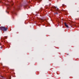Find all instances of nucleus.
Listing matches in <instances>:
<instances>
[{"label": "nucleus", "instance_id": "obj_1", "mask_svg": "<svg viewBox=\"0 0 79 79\" xmlns=\"http://www.w3.org/2000/svg\"><path fill=\"white\" fill-rule=\"evenodd\" d=\"M7 29H8V27L6 28L5 27H0V30H1V31H5V32L7 31Z\"/></svg>", "mask_w": 79, "mask_h": 79}, {"label": "nucleus", "instance_id": "obj_2", "mask_svg": "<svg viewBox=\"0 0 79 79\" xmlns=\"http://www.w3.org/2000/svg\"><path fill=\"white\" fill-rule=\"evenodd\" d=\"M64 25L65 27H67V28H69V26L68 25V24L66 23H64Z\"/></svg>", "mask_w": 79, "mask_h": 79}, {"label": "nucleus", "instance_id": "obj_3", "mask_svg": "<svg viewBox=\"0 0 79 79\" xmlns=\"http://www.w3.org/2000/svg\"><path fill=\"white\" fill-rule=\"evenodd\" d=\"M27 6H28V5L26 4H24L23 5V6L24 7V8H26Z\"/></svg>", "mask_w": 79, "mask_h": 79}, {"label": "nucleus", "instance_id": "obj_4", "mask_svg": "<svg viewBox=\"0 0 79 79\" xmlns=\"http://www.w3.org/2000/svg\"><path fill=\"white\" fill-rule=\"evenodd\" d=\"M54 9H55V10H59V9H58V8L56 7H54Z\"/></svg>", "mask_w": 79, "mask_h": 79}, {"label": "nucleus", "instance_id": "obj_5", "mask_svg": "<svg viewBox=\"0 0 79 79\" xmlns=\"http://www.w3.org/2000/svg\"><path fill=\"white\" fill-rule=\"evenodd\" d=\"M10 6L9 5H8L7 6V10H9V9H10Z\"/></svg>", "mask_w": 79, "mask_h": 79}, {"label": "nucleus", "instance_id": "obj_6", "mask_svg": "<svg viewBox=\"0 0 79 79\" xmlns=\"http://www.w3.org/2000/svg\"><path fill=\"white\" fill-rule=\"evenodd\" d=\"M1 79H6V78H5V77H3L2 76H1Z\"/></svg>", "mask_w": 79, "mask_h": 79}, {"label": "nucleus", "instance_id": "obj_7", "mask_svg": "<svg viewBox=\"0 0 79 79\" xmlns=\"http://www.w3.org/2000/svg\"><path fill=\"white\" fill-rule=\"evenodd\" d=\"M18 10H20V6H19L18 7Z\"/></svg>", "mask_w": 79, "mask_h": 79}, {"label": "nucleus", "instance_id": "obj_8", "mask_svg": "<svg viewBox=\"0 0 79 79\" xmlns=\"http://www.w3.org/2000/svg\"><path fill=\"white\" fill-rule=\"evenodd\" d=\"M12 13L13 14H15V12L14 11L12 12Z\"/></svg>", "mask_w": 79, "mask_h": 79}, {"label": "nucleus", "instance_id": "obj_9", "mask_svg": "<svg viewBox=\"0 0 79 79\" xmlns=\"http://www.w3.org/2000/svg\"><path fill=\"white\" fill-rule=\"evenodd\" d=\"M6 12L7 13H9V11H8V10H6Z\"/></svg>", "mask_w": 79, "mask_h": 79}, {"label": "nucleus", "instance_id": "obj_10", "mask_svg": "<svg viewBox=\"0 0 79 79\" xmlns=\"http://www.w3.org/2000/svg\"><path fill=\"white\" fill-rule=\"evenodd\" d=\"M58 12H56V14H58Z\"/></svg>", "mask_w": 79, "mask_h": 79}, {"label": "nucleus", "instance_id": "obj_11", "mask_svg": "<svg viewBox=\"0 0 79 79\" xmlns=\"http://www.w3.org/2000/svg\"><path fill=\"white\" fill-rule=\"evenodd\" d=\"M3 48V47H1V48Z\"/></svg>", "mask_w": 79, "mask_h": 79}, {"label": "nucleus", "instance_id": "obj_12", "mask_svg": "<svg viewBox=\"0 0 79 79\" xmlns=\"http://www.w3.org/2000/svg\"><path fill=\"white\" fill-rule=\"evenodd\" d=\"M40 10H42V8H41Z\"/></svg>", "mask_w": 79, "mask_h": 79}, {"label": "nucleus", "instance_id": "obj_13", "mask_svg": "<svg viewBox=\"0 0 79 79\" xmlns=\"http://www.w3.org/2000/svg\"><path fill=\"white\" fill-rule=\"evenodd\" d=\"M9 79H11V78L10 77Z\"/></svg>", "mask_w": 79, "mask_h": 79}, {"label": "nucleus", "instance_id": "obj_14", "mask_svg": "<svg viewBox=\"0 0 79 79\" xmlns=\"http://www.w3.org/2000/svg\"><path fill=\"white\" fill-rule=\"evenodd\" d=\"M46 8H47V7H46Z\"/></svg>", "mask_w": 79, "mask_h": 79}, {"label": "nucleus", "instance_id": "obj_15", "mask_svg": "<svg viewBox=\"0 0 79 79\" xmlns=\"http://www.w3.org/2000/svg\"><path fill=\"white\" fill-rule=\"evenodd\" d=\"M57 11H59V10H57Z\"/></svg>", "mask_w": 79, "mask_h": 79}, {"label": "nucleus", "instance_id": "obj_16", "mask_svg": "<svg viewBox=\"0 0 79 79\" xmlns=\"http://www.w3.org/2000/svg\"><path fill=\"white\" fill-rule=\"evenodd\" d=\"M41 1H42V0H41Z\"/></svg>", "mask_w": 79, "mask_h": 79}, {"label": "nucleus", "instance_id": "obj_17", "mask_svg": "<svg viewBox=\"0 0 79 79\" xmlns=\"http://www.w3.org/2000/svg\"><path fill=\"white\" fill-rule=\"evenodd\" d=\"M71 27H72V26H71Z\"/></svg>", "mask_w": 79, "mask_h": 79}]
</instances>
